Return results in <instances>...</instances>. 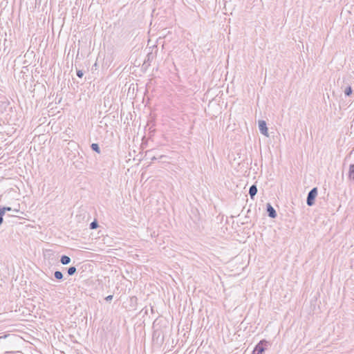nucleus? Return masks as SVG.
<instances>
[{"instance_id": "obj_17", "label": "nucleus", "mask_w": 354, "mask_h": 354, "mask_svg": "<svg viewBox=\"0 0 354 354\" xmlns=\"http://www.w3.org/2000/svg\"><path fill=\"white\" fill-rule=\"evenodd\" d=\"M112 299H113V295H111L107 296V297L105 298V300H106V301H111L112 300Z\"/></svg>"}, {"instance_id": "obj_13", "label": "nucleus", "mask_w": 354, "mask_h": 354, "mask_svg": "<svg viewBox=\"0 0 354 354\" xmlns=\"http://www.w3.org/2000/svg\"><path fill=\"white\" fill-rule=\"evenodd\" d=\"M166 158V156H165V155H160V156L159 157H158V158H157L156 156H155L150 157V158H151V161H154V160H157V159H162V158Z\"/></svg>"}, {"instance_id": "obj_11", "label": "nucleus", "mask_w": 354, "mask_h": 354, "mask_svg": "<svg viewBox=\"0 0 354 354\" xmlns=\"http://www.w3.org/2000/svg\"><path fill=\"white\" fill-rule=\"evenodd\" d=\"M76 270L77 269L75 266H71L67 269L68 274L72 276L76 272Z\"/></svg>"}, {"instance_id": "obj_10", "label": "nucleus", "mask_w": 354, "mask_h": 354, "mask_svg": "<svg viewBox=\"0 0 354 354\" xmlns=\"http://www.w3.org/2000/svg\"><path fill=\"white\" fill-rule=\"evenodd\" d=\"M54 277L57 280H62L64 278V275H63L62 272L60 271H58V270H57L54 272Z\"/></svg>"}, {"instance_id": "obj_12", "label": "nucleus", "mask_w": 354, "mask_h": 354, "mask_svg": "<svg viewBox=\"0 0 354 354\" xmlns=\"http://www.w3.org/2000/svg\"><path fill=\"white\" fill-rule=\"evenodd\" d=\"M97 227H98V223H97V221L96 220L93 221V222H91L90 223V228L91 230L96 229Z\"/></svg>"}, {"instance_id": "obj_2", "label": "nucleus", "mask_w": 354, "mask_h": 354, "mask_svg": "<svg viewBox=\"0 0 354 354\" xmlns=\"http://www.w3.org/2000/svg\"><path fill=\"white\" fill-rule=\"evenodd\" d=\"M259 129L263 135L268 137V129L266 126V122L264 120L259 121Z\"/></svg>"}, {"instance_id": "obj_9", "label": "nucleus", "mask_w": 354, "mask_h": 354, "mask_svg": "<svg viewBox=\"0 0 354 354\" xmlns=\"http://www.w3.org/2000/svg\"><path fill=\"white\" fill-rule=\"evenodd\" d=\"M91 148L93 151L97 152V153H100L101 151H100V148L98 145V144L97 143H93L91 144Z\"/></svg>"}, {"instance_id": "obj_8", "label": "nucleus", "mask_w": 354, "mask_h": 354, "mask_svg": "<svg viewBox=\"0 0 354 354\" xmlns=\"http://www.w3.org/2000/svg\"><path fill=\"white\" fill-rule=\"evenodd\" d=\"M344 93L346 96H350L353 93L352 87L350 85L346 86L344 90Z\"/></svg>"}, {"instance_id": "obj_19", "label": "nucleus", "mask_w": 354, "mask_h": 354, "mask_svg": "<svg viewBox=\"0 0 354 354\" xmlns=\"http://www.w3.org/2000/svg\"><path fill=\"white\" fill-rule=\"evenodd\" d=\"M243 196H244V197H245V198H247V197H248V195H247L245 193H244V194H243Z\"/></svg>"}, {"instance_id": "obj_14", "label": "nucleus", "mask_w": 354, "mask_h": 354, "mask_svg": "<svg viewBox=\"0 0 354 354\" xmlns=\"http://www.w3.org/2000/svg\"><path fill=\"white\" fill-rule=\"evenodd\" d=\"M0 209H3V215L5 214L6 211H11L12 210V208L10 207H0Z\"/></svg>"}, {"instance_id": "obj_7", "label": "nucleus", "mask_w": 354, "mask_h": 354, "mask_svg": "<svg viewBox=\"0 0 354 354\" xmlns=\"http://www.w3.org/2000/svg\"><path fill=\"white\" fill-rule=\"evenodd\" d=\"M348 178L350 180H354V164L349 166Z\"/></svg>"}, {"instance_id": "obj_1", "label": "nucleus", "mask_w": 354, "mask_h": 354, "mask_svg": "<svg viewBox=\"0 0 354 354\" xmlns=\"http://www.w3.org/2000/svg\"><path fill=\"white\" fill-rule=\"evenodd\" d=\"M269 342L266 339H261L254 347L252 354H263L267 348Z\"/></svg>"}, {"instance_id": "obj_20", "label": "nucleus", "mask_w": 354, "mask_h": 354, "mask_svg": "<svg viewBox=\"0 0 354 354\" xmlns=\"http://www.w3.org/2000/svg\"><path fill=\"white\" fill-rule=\"evenodd\" d=\"M1 338H2V337H0V339H1Z\"/></svg>"}, {"instance_id": "obj_3", "label": "nucleus", "mask_w": 354, "mask_h": 354, "mask_svg": "<svg viewBox=\"0 0 354 354\" xmlns=\"http://www.w3.org/2000/svg\"><path fill=\"white\" fill-rule=\"evenodd\" d=\"M266 210L269 217L274 218L277 217V212L274 208L270 203H267Z\"/></svg>"}, {"instance_id": "obj_6", "label": "nucleus", "mask_w": 354, "mask_h": 354, "mask_svg": "<svg viewBox=\"0 0 354 354\" xmlns=\"http://www.w3.org/2000/svg\"><path fill=\"white\" fill-rule=\"evenodd\" d=\"M71 261V258L66 255H62L60 259V262L63 265H68V263H70Z\"/></svg>"}, {"instance_id": "obj_18", "label": "nucleus", "mask_w": 354, "mask_h": 354, "mask_svg": "<svg viewBox=\"0 0 354 354\" xmlns=\"http://www.w3.org/2000/svg\"><path fill=\"white\" fill-rule=\"evenodd\" d=\"M152 152V150H148L145 152V156H151V153Z\"/></svg>"}, {"instance_id": "obj_15", "label": "nucleus", "mask_w": 354, "mask_h": 354, "mask_svg": "<svg viewBox=\"0 0 354 354\" xmlns=\"http://www.w3.org/2000/svg\"><path fill=\"white\" fill-rule=\"evenodd\" d=\"M77 75L79 77L82 78L83 77V75H84V73L82 72V71L78 70V71H77Z\"/></svg>"}, {"instance_id": "obj_4", "label": "nucleus", "mask_w": 354, "mask_h": 354, "mask_svg": "<svg viewBox=\"0 0 354 354\" xmlns=\"http://www.w3.org/2000/svg\"><path fill=\"white\" fill-rule=\"evenodd\" d=\"M317 196V188H313L308 194L306 199H315Z\"/></svg>"}, {"instance_id": "obj_5", "label": "nucleus", "mask_w": 354, "mask_h": 354, "mask_svg": "<svg viewBox=\"0 0 354 354\" xmlns=\"http://www.w3.org/2000/svg\"><path fill=\"white\" fill-rule=\"evenodd\" d=\"M257 193V187L255 185H252L249 189V194L250 195V197L253 198V197L256 195Z\"/></svg>"}, {"instance_id": "obj_16", "label": "nucleus", "mask_w": 354, "mask_h": 354, "mask_svg": "<svg viewBox=\"0 0 354 354\" xmlns=\"http://www.w3.org/2000/svg\"><path fill=\"white\" fill-rule=\"evenodd\" d=\"M315 201H306V203L308 206H313L315 205Z\"/></svg>"}]
</instances>
